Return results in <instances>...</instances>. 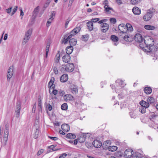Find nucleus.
<instances>
[{"label":"nucleus","mask_w":158,"mask_h":158,"mask_svg":"<svg viewBox=\"0 0 158 158\" xmlns=\"http://www.w3.org/2000/svg\"><path fill=\"white\" fill-rule=\"evenodd\" d=\"M64 98L66 101H73L74 100L73 96L70 94H66L64 96Z\"/></svg>","instance_id":"6ab92c4d"},{"label":"nucleus","mask_w":158,"mask_h":158,"mask_svg":"<svg viewBox=\"0 0 158 158\" xmlns=\"http://www.w3.org/2000/svg\"><path fill=\"white\" fill-rule=\"evenodd\" d=\"M133 39L136 42H137L139 43H141L143 41V37L142 35L139 33L135 34L134 37L133 38Z\"/></svg>","instance_id":"9d476101"},{"label":"nucleus","mask_w":158,"mask_h":158,"mask_svg":"<svg viewBox=\"0 0 158 158\" xmlns=\"http://www.w3.org/2000/svg\"><path fill=\"white\" fill-rule=\"evenodd\" d=\"M53 71L55 74H57L58 73V71L57 68L56 67L54 66L53 68Z\"/></svg>","instance_id":"bf43d9fd"},{"label":"nucleus","mask_w":158,"mask_h":158,"mask_svg":"<svg viewBox=\"0 0 158 158\" xmlns=\"http://www.w3.org/2000/svg\"><path fill=\"white\" fill-rule=\"evenodd\" d=\"M87 26L88 27V29L89 31H92L94 28L93 24L92 22H88L87 23Z\"/></svg>","instance_id":"393cba45"},{"label":"nucleus","mask_w":158,"mask_h":158,"mask_svg":"<svg viewBox=\"0 0 158 158\" xmlns=\"http://www.w3.org/2000/svg\"><path fill=\"white\" fill-rule=\"evenodd\" d=\"M61 129L64 132H68L70 130L69 126L67 124H63L61 126Z\"/></svg>","instance_id":"dca6fc26"},{"label":"nucleus","mask_w":158,"mask_h":158,"mask_svg":"<svg viewBox=\"0 0 158 158\" xmlns=\"http://www.w3.org/2000/svg\"><path fill=\"white\" fill-rule=\"evenodd\" d=\"M56 14V13L55 11H52L51 13V15H50V18L52 19L53 18V17H55Z\"/></svg>","instance_id":"338daca9"},{"label":"nucleus","mask_w":158,"mask_h":158,"mask_svg":"<svg viewBox=\"0 0 158 158\" xmlns=\"http://www.w3.org/2000/svg\"><path fill=\"white\" fill-rule=\"evenodd\" d=\"M143 40L145 45V47L147 48L149 50L147 52H150L152 51L151 47H152L154 44V41L153 38L150 36H146L143 38Z\"/></svg>","instance_id":"f257e3e1"},{"label":"nucleus","mask_w":158,"mask_h":158,"mask_svg":"<svg viewBox=\"0 0 158 158\" xmlns=\"http://www.w3.org/2000/svg\"><path fill=\"white\" fill-rule=\"evenodd\" d=\"M153 13V11H151L150 10H148L147 14L143 17V19L145 21L149 20L152 17Z\"/></svg>","instance_id":"7ed1b4c3"},{"label":"nucleus","mask_w":158,"mask_h":158,"mask_svg":"<svg viewBox=\"0 0 158 158\" xmlns=\"http://www.w3.org/2000/svg\"><path fill=\"white\" fill-rule=\"evenodd\" d=\"M123 39L126 41L130 42L133 40V39H131V36L130 37L128 35H125L123 36Z\"/></svg>","instance_id":"7c9ffc66"},{"label":"nucleus","mask_w":158,"mask_h":158,"mask_svg":"<svg viewBox=\"0 0 158 158\" xmlns=\"http://www.w3.org/2000/svg\"><path fill=\"white\" fill-rule=\"evenodd\" d=\"M41 102V97L39 96L38 98V107H40L41 110L42 109Z\"/></svg>","instance_id":"09e8293b"},{"label":"nucleus","mask_w":158,"mask_h":158,"mask_svg":"<svg viewBox=\"0 0 158 158\" xmlns=\"http://www.w3.org/2000/svg\"><path fill=\"white\" fill-rule=\"evenodd\" d=\"M147 102L150 103L151 104H154L155 102V100L154 98L152 97H149L147 99Z\"/></svg>","instance_id":"c9c22d12"},{"label":"nucleus","mask_w":158,"mask_h":158,"mask_svg":"<svg viewBox=\"0 0 158 158\" xmlns=\"http://www.w3.org/2000/svg\"><path fill=\"white\" fill-rule=\"evenodd\" d=\"M144 28L147 30H154L155 28L154 26L148 25H145Z\"/></svg>","instance_id":"c756f323"},{"label":"nucleus","mask_w":158,"mask_h":158,"mask_svg":"<svg viewBox=\"0 0 158 158\" xmlns=\"http://www.w3.org/2000/svg\"><path fill=\"white\" fill-rule=\"evenodd\" d=\"M142 0H131V2L132 4L135 5L140 2Z\"/></svg>","instance_id":"3c124183"},{"label":"nucleus","mask_w":158,"mask_h":158,"mask_svg":"<svg viewBox=\"0 0 158 158\" xmlns=\"http://www.w3.org/2000/svg\"><path fill=\"white\" fill-rule=\"evenodd\" d=\"M66 65H62V68L61 69V71H66Z\"/></svg>","instance_id":"0e129e2a"},{"label":"nucleus","mask_w":158,"mask_h":158,"mask_svg":"<svg viewBox=\"0 0 158 158\" xmlns=\"http://www.w3.org/2000/svg\"><path fill=\"white\" fill-rule=\"evenodd\" d=\"M133 152L131 149H128L126 150L124 152V156L126 158H130L131 156L132 157Z\"/></svg>","instance_id":"0eeeda50"},{"label":"nucleus","mask_w":158,"mask_h":158,"mask_svg":"<svg viewBox=\"0 0 158 158\" xmlns=\"http://www.w3.org/2000/svg\"><path fill=\"white\" fill-rule=\"evenodd\" d=\"M77 86H75L73 89L70 90V91L73 94H76L78 93V88Z\"/></svg>","instance_id":"58836bf2"},{"label":"nucleus","mask_w":158,"mask_h":158,"mask_svg":"<svg viewBox=\"0 0 158 158\" xmlns=\"http://www.w3.org/2000/svg\"><path fill=\"white\" fill-rule=\"evenodd\" d=\"M9 134V123L7 122L6 123L5 125V129L4 130L3 140L2 141V144L3 145H6V142L8 140V136Z\"/></svg>","instance_id":"f03ea898"},{"label":"nucleus","mask_w":158,"mask_h":158,"mask_svg":"<svg viewBox=\"0 0 158 158\" xmlns=\"http://www.w3.org/2000/svg\"><path fill=\"white\" fill-rule=\"evenodd\" d=\"M111 40L114 42H117L118 40V37L115 35H112L110 37Z\"/></svg>","instance_id":"72a5a7b5"},{"label":"nucleus","mask_w":158,"mask_h":158,"mask_svg":"<svg viewBox=\"0 0 158 158\" xmlns=\"http://www.w3.org/2000/svg\"><path fill=\"white\" fill-rule=\"evenodd\" d=\"M107 20H108L106 19H103L98 21V23L101 24L104 23H105V22H106Z\"/></svg>","instance_id":"6e6d98bb"},{"label":"nucleus","mask_w":158,"mask_h":158,"mask_svg":"<svg viewBox=\"0 0 158 158\" xmlns=\"http://www.w3.org/2000/svg\"><path fill=\"white\" fill-rule=\"evenodd\" d=\"M40 132V130L39 129V127L38 126V127H36V130L35 132V135L34 137L35 139H36L38 138Z\"/></svg>","instance_id":"c85d7f7f"},{"label":"nucleus","mask_w":158,"mask_h":158,"mask_svg":"<svg viewBox=\"0 0 158 158\" xmlns=\"http://www.w3.org/2000/svg\"><path fill=\"white\" fill-rule=\"evenodd\" d=\"M129 114L131 118H135L137 117V115L134 113V111L133 110L131 111Z\"/></svg>","instance_id":"4c0bfd02"},{"label":"nucleus","mask_w":158,"mask_h":158,"mask_svg":"<svg viewBox=\"0 0 158 158\" xmlns=\"http://www.w3.org/2000/svg\"><path fill=\"white\" fill-rule=\"evenodd\" d=\"M56 146V145L54 144L51 145L50 146L48 147V149H54L55 148Z\"/></svg>","instance_id":"680f3d73"},{"label":"nucleus","mask_w":158,"mask_h":158,"mask_svg":"<svg viewBox=\"0 0 158 158\" xmlns=\"http://www.w3.org/2000/svg\"><path fill=\"white\" fill-rule=\"evenodd\" d=\"M69 43L70 45V46H72L73 47V46H74L77 43V40L75 39H71L69 40Z\"/></svg>","instance_id":"b1692460"},{"label":"nucleus","mask_w":158,"mask_h":158,"mask_svg":"<svg viewBox=\"0 0 158 158\" xmlns=\"http://www.w3.org/2000/svg\"><path fill=\"white\" fill-rule=\"evenodd\" d=\"M143 90L144 92L147 94H150L152 92V89L150 87H145Z\"/></svg>","instance_id":"5701e85b"},{"label":"nucleus","mask_w":158,"mask_h":158,"mask_svg":"<svg viewBox=\"0 0 158 158\" xmlns=\"http://www.w3.org/2000/svg\"><path fill=\"white\" fill-rule=\"evenodd\" d=\"M81 29V28L79 27H77L75 28L74 29V31H75L76 33H78L80 31Z\"/></svg>","instance_id":"864d4df0"},{"label":"nucleus","mask_w":158,"mask_h":158,"mask_svg":"<svg viewBox=\"0 0 158 158\" xmlns=\"http://www.w3.org/2000/svg\"><path fill=\"white\" fill-rule=\"evenodd\" d=\"M110 21L111 23H112L114 24L116 22V19L114 18H110Z\"/></svg>","instance_id":"4d7b16f0"},{"label":"nucleus","mask_w":158,"mask_h":158,"mask_svg":"<svg viewBox=\"0 0 158 158\" xmlns=\"http://www.w3.org/2000/svg\"><path fill=\"white\" fill-rule=\"evenodd\" d=\"M40 10V7L39 6H37L34 9V10L33 12V14L35 16H37L38 13L39 12Z\"/></svg>","instance_id":"473e14b6"},{"label":"nucleus","mask_w":158,"mask_h":158,"mask_svg":"<svg viewBox=\"0 0 158 158\" xmlns=\"http://www.w3.org/2000/svg\"><path fill=\"white\" fill-rule=\"evenodd\" d=\"M133 13L136 15H139L141 13V10L137 7H133L132 9Z\"/></svg>","instance_id":"f3484780"},{"label":"nucleus","mask_w":158,"mask_h":158,"mask_svg":"<svg viewBox=\"0 0 158 158\" xmlns=\"http://www.w3.org/2000/svg\"><path fill=\"white\" fill-rule=\"evenodd\" d=\"M126 27L127 28V31H131L133 30V28L132 25L129 23H127L126 25Z\"/></svg>","instance_id":"a878e982"},{"label":"nucleus","mask_w":158,"mask_h":158,"mask_svg":"<svg viewBox=\"0 0 158 158\" xmlns=\"http://www.w3.org/2000/svg\"><path fill=\"white\" fill-rule=\"evenodd\" d=\"M157 118H158V115L152 114L149 116V119L150 121H153V120L156 119Z\"/></svg>","instance_id":"ea45409f"},{"label":"nucleus","mask_w":158,"mask_h":158,"mask_svg":"<svg viewBox=\"0 0 158 158\" xmlns=\"http://www.w3.org/2000/svg\"><path fill=\"white\" fill-rule=\"evenodd\" d=\"M66 137L70 139H75L76 137V136L74 134H73L72 133H68L66 135Z\"/></svg>","instance_id":"bb28decb"},{"label":"nucleus","mask_w":158,"mask_h":158,"mask_svg":"<svg viewBox=\"0 0 158 158\" xmlns=\"http://www.w3.org/2000/svg\"><path fill=\"white\" fill-rule=\"evenodd\" d=\"M115 155L117 157H120L122 156L123 153L121 151H118L115 152Z\"/></svg>","instance_id":"de8ad7c7"},{"label":"nucleus","mask_w":158,"mask_h":158,"mask_svg":"<svg viewBox=\"0 0 158 158\" xmlns=\"http://www.w3.org/2000/svg\"><path fill=\"white\" fill-rule=\"evenodd\" d=\"M70 56L69 54H66L63 56L62 59L64 62L68 63L70 60Z\"/></svg>","instance_id":"a211bd4d"},{"label":"nucleus","mask_w":158,"mask_h":158,"mask_svg":"<svg viewBox=\"0 0 158 158\" xmlns=\"http://www.w3.org/2000/svg\"><path fill=\"white\" fill-rule=\"evenodd\" d=\"M61 108L63 110H66L68 109L67 104L66 103H64L61 106Z\"/></svg>","instance_id":"79ce46f5"},{"label":"nucleus","mask_w":158,"mask_h":158,"mask_svg":"<svg viewBox=\"0 0 158 158\" xmlns=\"http://www.w3.org/2000/svg\"><path fill=\"white\" fill-rule=\"evenodd\" d=\"M118 97L119 99H122L124 97V95L122 93L119 94L118 95Z\"/></svg>","instance_id":"774afa93"},{"label":"nucleus","mask_w":158,"mask_h":158,"mask_svg":"<svg viewBox=\"0 0 158 158\" xmlns=\"http://www.w3.org/2000/svg\"><path fill=\"white\" fill-rule=\"evenodd\" d=\"M59 92L60 95L61 96H64L65 94V92L64 90H60Z\"/></svg>","instance_id":"052dcab7"},{"label":"nucleus","mask_w":158,"mask_h":158,"mask_svg":"<svg viewBox=\"0 0 158 158\" xmlns=\"http://www.w3.org/2000/svg\"><path fill=\"white\" fill-rule=\"evenodd\" d=\"M52 0H47L46 2L44 4L43 7V10H44L48 6Z\"/></svg>","instance_id":"a19ab883"},{"label":"nucleus","mask_w":158,"mask_h":158,"mask_svg":"<svg viewBox=\"0 0 158 158\" xmlns=\"http://www.w3.org/2000/svg\"><path fill=\"white\" fill-rule=\"evenodd\" d=\"M68 79V75L67 74H63L60 77V81L62 82H65L67 81Z\"/></svg>","instance_id":"2eb2a0df"},{"label":"nucleus","mask_w":158,"mask_h":158,"mask_svg":"<svg viewBox=\"0 0 158 158\" xmlns=\"http://www.w3.org/2000/svg\"><path fill=\"white\" fill-rule=\"evenodd\" d=\"M60 51H58V53L56 55V59L55 61V62L56 63H58L60 59V54L59 53Z\"/></svg>","instance_id":"49530a36"},{"label":"nucleus","mask_w":158,"mask_h":158,"mask_svg":"<svg viewBox=\"0 0 158 158\" xmlns=\"http://www.w3.org/2000/svg\"><path fill=\"white\" fill-rule=\"evenodd\" d=\"M110 86L113 89H115V91L117 93H119L118 90L119 89H118V87H117L116 88H115V86L114 85H111Z\"/></svg>","instance_id":"8fccbe9b"},{"label":"nucleus","mask_w":158,"mask_h":158,"mask_svg":"<svg viewBox=\"0 0 158 158\" xmlns=\"http://www.w3.org/2000/svg\"><path fill=\"white\" fill-rule=\"evenodd\" d=\"M13 67L10 66L8 70L7 74V80L9 81L10 79L12 77L13 74Z\"/></svg>","instance_id":"ddd939ff"},{"label":"nucleus","mask_w":158,"mask_h":158,"mask_svg":"<svg viewBox=\"0 0 158 158\" xmlns=\"http://www.w3.org/2000/svg\"><path fill=\"white\" fill-rule=\"evenodd\" d=\"M66 71L72 72L73 71L74 68V66L72 63H69L66 65Z\"/></svg>","instance_id":"f8f14e48"},{"label":"nucleus","mask_w":158,"mask_h":158,"mask_svg":"<svg viewBox=\"0 0 158 158\" xmlns=\"http://www.w3.org/2000/svg\"><path fill=\"white\" fill-rule=\"evenodd\" d=\"M50 44V42L48 41L46 44V46L45 49V57L47 58L48 56V53L49 51V47Z\"/></svg>","instance_id":"4be33fe9"},{"label":"nucleus","mask_w":158,"mask_h":158,"mask_svg":"<svg viewBox=\"0 0 158 158\" xmlns=\"http://www.w3.org/2000/svg\"><path fill=\"white\" fill-rule=\"evenodd\" d=\"M142 156V155L141 153L138 152H135V154L133 153V158H140Z\"/></svg>","instance_id":"cd10ccee"},{"label":"nucleus","mask_w":158,"mask_h":158,"mask_svg":"<svg viewBox=\"0 0 158 158\" xmlns=\"http://www.w3.org/2000/svg\"><path fill=\"white\" fill-rule=\"evenodd\" d=\"M16 110H15V114L17 118H19L21 110V102L20 100H18L16 102Z\"/></svg>","instance_id":"39448f33"},{"label":"nucleus","mask_w":158,"mask_h":158,"mask_svg":"<svg viewBox=\"0 0 158 158\" xmlns=\"http://www.w3.org/2000/svg\"><path fill=\"white\" fill-rule=\"evenodd\" d=\"M118 147L115 146H110L108 147V149L109 151L114 152L117 150Z\"/></svg>","instance_id":"2f4dec72"},{"label":"nucleus","mask_w":158,"mask_h":158,"mask_svg":"<svg viewBox=\"0 0 158 158\" xmlns=\"http://www.w3.org/2000/svg\"><path fill=\"white\" fill-rule=\"evenodd\" d=\"M93 145L95 148H99L101 146L102 143L99 140H95L93 141Z\"/></svg>","instance_id":"4468645a"},{"label":"nucleus","mask_w":158,"mask_h":158,"mask_svg":"<svg viewBox=\"0 0 158 158\" xmlns=\"http://www.w3.org/2000/svg\"><path fill=\"white\" fill-rule=\"evenodd\" d=\"M101 30L102 32H106L109 28V25L106 23H104L100 25Z\"/></svg>","instance_id":"1a4fd4ad"},{"label":"nucleus","mask_w":158,"mask_h":158,"mask_svg":"<svg viewBox=\"0 0 158 158\" xmlns=\"http://www.w3.org/2000/svg\"><path fill=\"white\" fill-rule=\"evenodd\" d=\"M54 81V78L53 77H52L48 84V88H50V86L52 84H53Z\"/></svg>","instance_id":"37998d69"},{"label":"nucleus","mask_w":158,"mask_h":158,"mask_svg":"<svg viewBox=\"0 0 158 158\" xmlns=\"http://www.w3.org/2000/svg\"><path fill=\"white\" fill-rule=\"evenodd\" d=\"M139 104L141 105V106H142L143 107L148 108L149 106V103L143 100H141L139 102Z\"/></svg>","instance_id":"aec40b11"},{"label":"nucleus","mask_w":158,"mask_h":158,"mask_svg":"<svg viewBox=\"0 0 158 158\" xmlns=\"http://www.w3.org/2000/svg\"><path fill=\"white\" fill-rule=\"evenodd\" d=\"M115 85L116 87H119L118 89H120L123 87L126 84H124L123 81L122 80L118 79L115 81Z\"/></svg>","instance_id":"6e6552de"},{"label":"nucleus","mask_w":158,"mask_h":158,"mask_svg":"<svg viewBox=\"0 0 158 158\" xmlns=\"http://www.w3.org/2000/svg\"><path fill=\"white\" fill-rule=\"evenodd\" d=\"M67 156V154L65 153H63L60 155V156L58 157H56V158H64Z\"/></svg>","instance_id":"e2e57ef3"},{"label":"nucleus","mask_w":158,"mask_h":158,"mask_svg":"<svg viewBox=\"0 0 158 158\" xmlns=\"http://www.w3.org/2000/svg\"><path fill=\"white\" fill-rule=\"evenodd\" d=\"M148 126L151 127L156 129L154 122L153 121L150 120L149 121Z\"/></svg>","instance_id":"e433bc0d"},{"label":"nucleus","mask_w":158,"mask_h":158,"mask_svg":"<svg viewBox=\"0 0 158 158\" xmlns=\"http://www.w3.org/2000/svg\"><path fill=\"white\" fill-rule=\"evenodd\" d=\"M89 38V35L88 34H86L85 35H82L81 37V39L83 41H86L88 40Z\"/></svg>","instance_id":"f704fd0d"},{"label":"nucleus","mask_w":158,"mask_h":158,"mask_svg":"<svg viewBox=\"0 0 158 158\" xmlns=\"http://www.w3.org/2000/svg\"><path fill=\"white\" fill-rule=\"evenodd\" d=\"M118 29L120 31V33L123 34L126 33L127 28L126 27V25L123 23L119 24L118 26Z\"/></svg>","instance_id":"9b49d317"},{"label":"nucleus","mask_w":158,"mask_h":158,"mask_svg":"<svg viewBox=\"0 0 158 158\" xmlns=\"http://www.w3.org/2000/svg\"><path fill=\"white\" fill-rule=\"evenodd\" d=\"M147 108H146L145 107L141 106L139 108V110L141 113L144 114L146 112V110Z\"/></svg>","instance_id":"c03bdc74"},{"label":"nucleus","mask_w":158,"mask_h":158,"mask_svg":"<svg viewBox=\"0 0 158 158\" xmlns=\"http://www.w3.org/2000/svg\"><path fill=\"white\" fill-rule=\"evenodd\" d=\"M78 141L79 143H83L85 141V139L83 138V137H82L80 136V138L78 139Z\"/></svg>","instance_id":"5fc2aeb1"},{"label":"nucleus","mask_w":158,"mask_h":158,"mask_svg":"<svg viewBox=\"0 0 158 158\" xmlns=\"http://www.w3.org/2000/svg\"><path fill=\"white\" fill-rule=\"evenodd\" d=\"M73 48L72 46H69L67 47L66 48V53L67 54H70L73 50Z\"/></svg>","instance_id":"412c9836"},{"label":"nucleus","mask_w":158,"mask_h":158,"mask_svg":"<svg viewBox=\"0 0 158 158\" xmlns=\"http://www.w3.org/2000/svg\"><path fill=\"white\" fill-rule=\"evenodd\" d=\"M32 33V30L29 29L25 33V36L23 39V40L22 42L23 44H24L28 41L30 38Z\"/></svg>","instance_id":"20e7f679"},{"label":"nucleus","mask_w":158,"mask_h":158,"mask_svg":"<svg viewBox=\"0 0 158 158\" xmlns=\"http://www.w3.org/2000/svg\"><path fill=\"white\" fill-rule=\"evenodd\" d=\"M18 8V6H15L14 8V9L13 10V11L11 13V16L15 14V13L16 12V11L17 10V9Z\"/></svg>","instance_id":"603ef678"},{"label":"nucleus","mask_w":158,"mask_h":158,"mask_svg":"<svg viewBox=\"0 0 158 158\" xmlns=\"http://www.w3.org/2000/svg\"><path fill=\"white\" fill-rule=\"evenodd\" d=\"M12 9V7L11 6L9 8L7 9L6 10V12L8 14H10L11 12V10Z\"/></svg>","instance_id":"13d9d810"},{"label":"nucleus","mask_w":158,"mask_h":158,"mask_svg":"<svg viewBox=\"0 0 158 158\" xmlns=\"http://www.w3.org/2000/svg\"><path fill=\"white\" fill-rule=\"evenodd\" d=\"M108 1L107 0H105L104 2L103 3V4L105 5L104 6V8L105 9V10L107 12L108 14H110L111 13L110 10L114 11L113 9L110 7L108 5Z\"/></svg>","instance_id":"423d86ee"},{"label":"nucleus","mask_w":158,"mask_h":158,"mask_svg":"<svg viewBox=\"0 0 158 158\" xmlns=\"http://www.w3.org/2000/svg\"><path fill=\"white\" fill-rule=\"evenodd\" d=\"M45 105L47 109H48L49 111H51L52 110V106L50 104L45 103Z\"/></svg>","instance_id":"a18cd8bd"},{"label":"nucleus","mask_w":158,"mask_h":158,"mask_svg":"<svg viewBox=\"0 0 158 158\" xmlns=\"http://www.w3.org/2000/svg\"><path fill=\"white\" fill-rule=\"evenodd\" d=\"M44 151V150L43 149H41L37 153V155L38 156H40V155Z\"/></svg>","instance_id":"69168bd1"}]
</instances>
